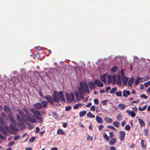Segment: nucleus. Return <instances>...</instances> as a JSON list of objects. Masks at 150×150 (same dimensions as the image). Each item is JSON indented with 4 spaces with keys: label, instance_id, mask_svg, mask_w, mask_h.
Listing matches in <instances>:
<instances>
[{
    "label": "nucleus",
    "instance_id": "obj_13",
    "mask_svg": "<svg viewBox=\"0 0 150 150\" xmlns=\"http://www.w3.org/2000/svg\"><path fill=\"white\" fill-rule=\"evenodd\" d=\"M24 111L25 113L27 115H28L29 116H30L32 114L30 112L27 108H23Z\"/></svg>",
    "mask_w": 150,
    "mask_h": 150
},
{
    "label": "nucleus",
    "instance_id": "obj_40",
    "mask_svg": "<svg viewBox=\"0 0 150 150\" xmlns=\"http://www.w3.org/2000/svg\"><path fill=\"white\" fill-rule=\"evenodd\" d=\"M144 140H142L141 141V144L142 146L143 147L144 149H145L146 147V146L145 144H144Z\"/></svg>",
    "mask_w": 150,
    "mask_h": 150
},
{
    "label": "nucleus",
    "instance_id": "obj_31",
    "mask_svg": "<svg viewBox=\"0 0 150 150\" xmlns=\"http://www.w3.org/2000/svg\"><path fill=\"white\" fill-rule=\"evenodd\" d=\"M117 89L116 87H115L112 88L110 91V93H116V91H117Z\"/></svg>",
    "mask_w": 150,
    "mask_h": 150
},
{
    "label": "nucleus",
    "instance_id": "obj_47",
    "mask_svg": "<svg viewBox=\"0 0 150 150\" xmlns=\"http://www.w3.org/2000/svg\"><path fill=\"white\" fill-rule=\"evenodd\" d=\"M97 86L99 87H102L103 86V84L102 82H100L99 83L97 84Z\"/></svg>",
    "mask_w": 150,
    "mask_h": 150
},
{
    "label": "nucleus",
    "instance_id": "obj_29",
    "mask_svg": "<svg viewBox=\"0 0 150 150\" xmlns=\"http://www.w3.org/2000/svg\"><path fill=\"white\" fill-rule=\"evenodd\" d=\"M108 83H110L112 82V77L111 75H108L107 76Z\"/></svg>",
    "mask_w": 150,
    "mask_h": 150
},
{
    "label": "nucleus",
    "instance_id": "obj_35",
    "mask_svg": "<svg viewBox=\"0 0 150 150\" xmlns=\"http://www.w3.org/2000/svg\"><path fill=\"white\" fill-rule=\"evenodd\" d=\"M103 137L104 138L106 139L107 141H108L109 140V137L106 133H105L103 134Z\"/></svg>",
    "mask_w": 150,
    "mask_h": 150
},
{
    "label": "nucleus",
    "instance_id": "obj_33",
    "mask_svg": "<svg viewBox=\"0 0 150 150\" xmlns=\"http://www.w3.org/2000/svg\"><path fill=\"white\" fill-rule=\"evenodd\" d=\"M115 95L117 96H122V91H119L115 93Z\"/></svg>",
    "mask_w": 150,
    "mask_h": 150
},
{
    "label": "nucleus",
    "instance_id": "obj_7",
    "mask_svg": "<svg viewBox=\"0 0 150 150\" xmlns=\"http://www.w3.org/2000/svg\"><path fill=\"white\" fill-rule=\"evenodd\" d=\"M125 135V132L124 131H121L119 132V138L121 141L124 140Z\"/></svg>",
    "mask_w": 150,
    "mask_h": 150
},
{
    "label": "nucleus",
    "instance_id": "obj_4",
    "mask_svg": "<svg viewBox=\"0 0 150 150\" xmlns=\"http://www.w3.org/2000/svg\"><path fill=\"white\" fill-rule=\"evenodd\" d=\"M47 101H42V103L38 102L33 105L34 108L37 110H40L41 108H45L47 106Z\"/></svg>",
    "mask_w": 150,
    "mask_h": 150
},
{
    "label": "nucleus",
    "instance_id": "obj_43",
    "mask_svg": "<svg viewBox=\"0 0 150 150\" xmlns=\"http://www.w3.org/2000/svg\"><path fill=\"white\" fill-rule=\"evenodd\" d=\"M71 109V107L70 106H68L66 107L65 110L66 111H69Z\"/></svg>",
    "mask_w": 150,
    "mask_h": 150
},
{
    "label": "nucleus",
    "instance_id": "obj_18",
    "mask_svg": "<svg viewBox=\"0 0 150 150\" xmlns=\"http://www.w3.org/2000/svg\"><path fill=\"white\" fill-rule=\"evenodd\" d=\"M35 118L38 120L37 122L39 123H41L43 122V119L42 117H41L38 116H35Z\"/></svg>",
    "mask_w": 150,
    "mask_h": 150
},
{
    "label": "nucleus",
    "instance_id": "obj_10",
    "mask_svg": "<svg viewBox=\"0 0 150 150\" xmlns=\"http://www.w3.org/2000/svg\"><path fill=\"white\" fill-rule=\"evenodd\" d=\"M14 122L16 123V124L13 125L11 123V124L10 125L9 127H10L11 129L12 130L17 132L18 130V129L16 128V127L13 126V125L15 126L16 125V123L15 122V121Z\"/></svg>",
    "mask_w": 150,
    "mask_h": 150
},
{
    "label": "nucleus",
    "instance_id": "obj_57",
    "mask_svg": "<svg viewBox=\"0 0 150 150\" xmlns=\"http://www.w3.org/2000/svg\"><path fill=\"white\" fill-rule=\"evenodd\" d=\"M144 85L146 87H147L150 85L149 82H147L144 83Z\"/></svg>",
    "mask_w": 150,
    "mask_h": 150
},
{
    "label": "nucleus",
    "instance_id": "obj_42",
    "mask_svg": "<svg viewBox=\"0 0 150 150\" xmlns=\"http://www.w3.org/2000/svg\"><path fill=\"white\" fill-rule=\"evenodd\" d=\"M124 69H122L121 70L120 73L122 77H124L125 76L124 73Z\"/></svg>",
    "mask_w": 150,
    "mask_h": 150
},
{
    "label": "nucleus",
    "instance_id": "obj_56",
    "mask_svg": "<svg viewBox=\"0 0 150 150\" xmlns=\"http://www.w3.org/2000/svg\"><path fill=\"white\" fill-rule=\"evenodd\" d=\"M94 102L95 104L96 105H98L99 103V101L98 99H95L94 100Z\"/></svg>",
    "mask_w": 150,
    "mask_h": 150
},
{
    "label": "nucleus",
    "instance_id": "obj_46",
    "mask_svg": "<svg viewBox=\"0 0 150 150\" xmlns=\"http://www.w3.org/2000/svg\"><path fill=\"white\" fill-rule=\"evenodd\" d=\"M0 123L2 125H4V124L3 119L1 117H0Z\"/></svg>",
    "mask_w": 150,
    "mask_h": 150
},
{
    "label": "nucleus",
    "instance_id": "obj_34",
    "mask_svg": "<svg viewBox=\"0 0 150 150\" xmlns=\"http://www.w3.org/2000/svg\"><path fill=\"white\" fill-rule=\"evenodd\" d=\"M0 132L4 134L7 135V131L4 128Z\"/></svg>",
    "mask_w": 150,
    "mask_h": 150
},
{
    "label": "nucleus",
    "instance_id": "obj_17",
    "mask_svg": "<svg viewBox=\"0 0 150 150\" xmlns=\"http://www.w3.org/2000/svg\"><path fill=\"white\" fill-rule=\"evenodd\" d=\"M96 120L97 122L99 123H102L103 121L101 117H99L98 116H96Z\"/></svg>",
    "mask_w": 150,
    "mask_h": 150
},
{
    "label": "nucleus",
    "instance_id": "obj_14",
    "mask_svg": "<svg viewBox=\"0 0 150 150\" xmlns=\"http://www.w3.org/2000/svg\"><path fill=\"white\" fill-rule=\"evenodd\" d=\"M117 84L119 85H121V77L120 75H117Z\"/></svg>",
    "mask_w": 150,
    "mask_h": 150
},
{
    "label": "nucleus",
    "instance_id": "obj_38",
    "mask_svg": "<svg viewBox=\"0 0 150 150\" xmlns=\"http://www.w3.org/2000/svg\"><path fill=\"white\" fill-rule=\"evenodd\" d=\"M87 115L92 118H93L95 117V115L92 114L90 112H89L87 113Z\"/></svg>",
    "mask_w": 150,
    "mask_h": 150
},
{
    "label": "nucleus",
    "instance_id": "obj_60",
    "mask_svg": "<svg viewBox=\"0 0 150 150\" xmlns=\"http://www.w3.org/2000/svg\"><path fill=\"white\" fill-rule=\"evenodd\" d=\"M148 130L147 129H145L144 131V134L145 136H147L148 135Z\"/></svg>",
    "mask_w": 150,
    "mask_h": 150
},
{
    "label": "nucleus",
    "instance_id": "obj_28",
    "mask_svg": "<svg viewBox=\"0 0 150 150\" xmlns=\"http://www.w3.org/2000/svg\"><path fill=\"white\" fill-rule=\"evenodd\" d=\"M57 133L59 134L64 135L65 133L62 129H59L57 130Z\"/></svg>",
    "mask_w": 150,
    "mask_h": 150
},
{
    "label": "nucleus",
    "instance_id": "obj_55",
    "mask_svg": "<svg viewBox=\"0 0 150 150\" xmlns=\"http://www.w3.org/2000/svg\"><path fill=\"white\" fill-rule=\"evenodd\" d=\"M141 97L144 98V99H146L148 97L146 96L144 94H142L140 96Z\"/></svg>",
    "mask_w": 150,
    "mask_h": 150
},
{
    "label": "nucleus",
    "instance_id": "obj_50",
    "mask_svg": "<svg viewBox=\"0 0 150 150\" xmlns=\"http://www.w3.org/2000/svg\"><path fill=\"white\" fill-rule=\"evenodd\" d=\"M35 140V138L34 137H32L29 140V141L30 142H32L34 141Z\"/></svg>",
    "mask_w": 150,
    "mask_h": 150
},
{
    "label": "nucleus",
    "instance_id": "obj_12",
    "mask_svg": "<svg viewBox=\"0 0 150 150\" xmlns=\"http://www.w3.org/2000/svg\"><path fill=\"white\" fill-rule=\"evenodd\" d=\"M16 116L17 117V119L19 122L20 124L21 125H22L23 124V121L22 119L21 118L20 116L18 114H16Z\"/></svg>",
    "mask_w": 150,
    "mask_h": 150
},
{
    "label": "nucleus",
    "instance_id": "obj_5",
    "mask_svg": "<svg viewBox=\"0 0 150 150\" xmlns=\"http://www.w3.org/2000/svg\"><path fill=\"white\" fill-rule=\"evenodd\" d=\"M65 96L67 101L69 103L71 102L74 100V94L72 93H66Z\"/></svg>",
    "mask_w": 150,
    "mask_h": 150
},
{
    "label": "nucleus",
    "instance_id": "obj_58",
    "mask_svg": "<svg viewBox=\"0 0 150 150\" xmlns=\"http://www.w3.org/2000/svg\"><path fill=\"white\" fill-rule=\"evenodd\" d=\"M53 116L55 119H57V114L56 113H55V112H54L53 113Z\"/></svg>",
    "mask_w": 150,
    "mask_h": 150
},
{
    "label": "nucleus",
    "instance_id": "obj_63",
    "mask_svg": "<svg viewBox=\"0 0 150 150\" xmlns=\"http://www.w3.org/2000/svg\"><path fill=\"white\" fill-rule=\"evenodd\" d=\"M0 138L2 139L3 140L5 139V138L2 135V134L0 133Z\"/></svg>",
    "mask_w": 150,
    "mask_h": 150
},
{
    "label": "nucleus",
    "instance_id": "obj_9",
    "mask_svg": "<svg viewBox=\"0 0 150 150\" xmlns=\"http://www.w3.org/2000/svg\"><path fill=\"white\" fill-rule=\"evenodd\" d=\"M126 112L132 117H134L136 116V113L132 111H130L127 110L126 111Z\"/></svg>",
    "mask_w": 150,
    "mask_h": 150
},
{
    "label": "nucleus",
    "instance_id": "obj_54",
    "mask_svg": "<svg viewBox=\"0 0 150 150\" xmlns=\"http://www.w3.org/2000/svg\"><path fill=\"white\" fill-rule=\"evenodd\" d=\"M108 101V100H104L102 101V103L103 104V105H105L107 104V102Z\"/></svg>",
    "mask_w": 150,
    "mask_h": 150
},
{
    "label": "nucleus",
    "instance_id": "obj_19",
    "mask_svg": "<svg viewBox=\"0 0 150 150\" xmlns=\"http://www.w3.org/2000/svg\"><path fill=\"white\" fill-rule=\"evenodd\" d=\"M19 77H20V80H23V78H21V77H22V74H19V76H18V77L17 78L16 77H12V80L14 81V80H15V81L16 82L17 81H16V79H18V81L19 79Z\"/></svg>",
    "mask_w": 150,
    "mask_h": 150
},
{
    "label": "nucleus",
    "instance_id": "obj_11",
    "mask_svg": "<svg viewBox=\"0 0 150 150\" xmlns=\"http://www.w3.org/2000/svg\"><path fill=\"white\" fill-rule=\"evenodd\" d=\"M122 83L124 86L126 85L129 78L126 76L122 77Z\"/></svg>",
    "mask_w": 150,
    "mask_h": 150
},
{
    "label": "nucleus",
    "instance_id": "obj_26",
    "mask_svg": "<svg viewBox=\"0 0 150 150\" xmlns=\"http://www.w3.org/2000/svg\"><path fill=\"white\" fill-rule=\"evenodd\" d=\"M134 81V80L133 78L130 79L128 82V84L129 86H131L133 83Z\"/></svg>",
    "mask_w": 150,
    "mask_h": 150
},
{
    "label": "nucleus",
    "instance_id": "obj_23",
    "mask_svg": "<svg viewBox=\"0 0 150 150\" xmlns=\"http://www.w3.org/2000/svg\"><path fill=\"white\" fill-rule=\"evenodd\" d=\"M118 107L119 109L123 110L125 108V105L124 104H120L118 105Z\"/></svg>",
    "mask_w": 150,
    "mask_h": 150
},
{
    "label": "nucleus",
    "instance_id": "obj_61",
    "mask_svg": "<svg viewBox=\"0 0 150 150\" xmlns=\"http://www.w3.org/2000/svg\"><path fill=\"white\" fill-rule=\"evenodd\" d=\"M103 127V125H100L98 129L100 131Z\"/></svg>",
    "mask_w": 150,
    "mask_h": 150
},
{
    "label": "nucleus",
    "instance_id": "obj_39",
    "mask_svg": "<svg viewBox=\"0 0 150 150\" xmlns=\"http://www.w3.org/2000/svg\"><path fill=\"white\" fill-rule=\"evenodd\" d=\"M146 108V105H144L143 107L141 108V107H139L138 108V109L140 111H142L144 110Z\"/></svg>",
    "mask_w": 150,
    "mask_h": 150
},
{
    "label": "nucleus",
    "instance_id": "obj_32",
    "mask_svg": "<svg viewBox=\"0 0 150 150\" xmlns=\"http://www.w3.org/2000/svg\"><path fill=\"white\" fill-rule=\"evenodd\" d=\"M85 87L84 88V90L85 91H86L88 93L89 92V90L88 89V86L87 83H85Z\"/></svg>",
    "mask_w": 150,
    "mask_h": 150
},
{
    "label": "nucleus",
    "instance_id": "obj_21",
    "mask_svg": "<svg viewBox=\"0 0 150 150\" xmlns=\"http://www.w3.org/2000/svg\"><path fill=\"white\" fill-rule=\"evenodd\" d=\"M106 122L108 123H111L112 122V119L108 117H106L104 118Z\"/></svg>",
    "mask_w": 150,
    "mask_h": 150
},
{
    "label": "nucleus",
    "instance_id": "obj_48",
    "mask_svg": "<svg viewBox=\"0 0 150 150\" xmlns=\"http://www.w3.org/2000/svg\"><path fill=\"white\" fill-rule=\"evenodd\" d=\"M95 110V105H92L90 108V110L94 111Z\"/></svg>",
    "mask_w": 150,
    "mask_h": 150
},
{
    "label": "nucleus",
    "instance_id": "obj_6",
    "mask_svg": "<svg viewBox=\"0 0 150 150\" xmlns=\"http://www.w3.org/2000/svg\"><path fill=\"white\" fill-rule=\"evenodd\" d=\"M45 98L50 105L54 104V101L50 95L45 96Z\"/></svg>",
    "mask_w": 150,
    "mask_h": 150
},
{
    "label": "nucleus",
    "instance_id": "obj_16",
    "mask_svg": "<svg viewBox=\"0 0 150 150\" xmlns=\"http://www.w3.org/2000/svg\"><path fill=\"white\" fill-rule=\"evenodd\" d=\"M106 76V74H104L100 76L101 80L103 82H105L106 81L105 78Z\"/></svg>",
    "mask_w": 150,
    "mask_h": 150
},
{
    "label": "nucleus",
    "instance_id": "obj_45",
    "mask_svg": "<svg viewBox=\"0 0 150 150\" xmlns=\"http://www.w3.org/2000/svg\"><path fill=\"white\" fill-rule=\"evenodd\" d=\"M130 128V127L129 125H126L125 128V129L127 130H129Z\"/></svg>",
    "mask_w": 150,
    "mask_h": 150
},
{
    "label": "nucleus",
    "instance_id": "obj_22",
    "mask_svg": "<svg viewBox=\"0 0 150 150\" xmlns=\"http://www.w3.org/2000/svg\"><path fill=\"white\" fill-rule=\"evenodd\" d=\"M138 120L139 121V124L141 127H143L145 126V122L139 118L138 119Z\"/></svg>",
    "mask_w": 150,
    "mask_h": 150
},
{
    "label": "nucleus",
    "instance_id": "obj_2",
    "mask_svg": "<svg viewBox=\"0 0 150 150\" xmlns=\"http://www.w3.org/2000/svg\"><path fill=\"white\" fill-rule=\"evenodd\" d=\"M17 111L25 121H28L32 123H34L36 122V120L35 118L26 115L21 110L18 109Z\"/></svg>",
    "mask_w": 150,
    "mask_h": 150
},
{
    "label": "nucleus",
    "instance_id": "obj_59",
    "mask_svg": "<svg viewBox=\"0 0 150 150\" xmlns=\"http://www.w3.org/2000/svg\"><path fill=\"white\" fill-rule=\"evenodd\" d=\"M14 144L13 141H11L8 144V145L9 146H12Z\"/></svg>",
    "mask_w": 150,
    "mask_h": 150
},
{
    "label": "nucleus",
    "instance_id": "obj_8",
    "mask_svg": "<svg viewBox=\"0 0 150 150\" xmlns=\"http://www.w3.org/2000/svg\"><path fill=\"white\" fill-rule=\"evenodd\" d=\"M30 110L35 115L38 116L41 115V114L39 111L35 110L33 108L30 109Z\"/></svg>",
    "mask_w": 150,
    "mask_h": 150
},
{
    "label": "nucleus",
    "instance_id": "obj_49",
    "mask_svg": "<svg viewBox=\"0 0 150 150\" xmlns=\"http://www.w3.org/2000/svg\"><path fill=\"white\" fill-rule=\"evenodd\" d=\"M107 127L112 129L115 131L116 130L115 128L112 126H107Z\"/></svg>",
    "mask_w": 150,
    "mask_h": 150
},
{
    "label": "nucleus",
    "instance_id": "obj_53",
    "mask_svg": "<svg viewBox=\"0 0 150 150\" xmlns=\"http://www.w3.org/2000/svg\"><path fill=\"white\" fill-rule=\"evenodd\" d=\"M80 104V103L76 104L73 106V108L74 109H76L79 107V105Z\"/></svg>",
    "mask_w": 150,
    "mask_h": 150
},
{
    "label": "nucleus",
    "instance_id": "obj_15",
    "mask_svg": "<svg viewBox=\"0 0 150 150\" xmlns=\"http://www.w3.org/2000/svg\"><path fill=\"white\" fill-rule=\"evenodd\" d=\"M123 96L125 97H127V95H129L130 94V92L128 90H124L123 92Z\"/></svg>",
    "mask_w": 150,
    "mask_h": 150
},
{
    "label": "nucleus",
    "instance_id": "obj_20",
    "mask_svg": "<svg viewBox=\"0 0 150 150\" xmlns=\"http://www.w3.org/2000/svg\"><path fill=\"white\" fill-rule=\"evenodd\" d=\"M116 141V139L114 137L113 138L110 139L109 142V144L110 145H113L115 143Z\"/></svg>",
    "mask_w": 150,
    "mask_h": 150
},
{
    "label": "nucleus",
    "instance_id": "obj_51",
    "mask_svg": "<svg viewBox=\"0 0 150 150\" xmlns=\"http://www.w3.org/2000/svg\"><path fill=\"white\" fill-rule=\"evenodd\" d=\"M100 82V81L97 79H95L94 81V83L95 84H97Z\"/></svg>",
    "mask_w": 150,
    "mask_h": 150
},
{
    "label": "nucleus",
    "instance_id": "obj_30",
    "mask_svg": "<svg viewBox=\"0 0 150 150\" xmlns=\"http://www.w3.org/2000/svg\"><path fill=\"white\" fill-rule=\"evenodd\" d=\"M113 83L115 84L116 82V74H114L112 76Z\"/></svg>",
    "mask_w": 150,
    "mask_h": 150
},
{
    "label": "nucleus",
    "instance_id": "obj_1",
    "mask_svg": "<svg viewBox=\"0 0 150 150\" xmlns=\"http://www.w3.org/2000/svg\"><path fill=\"white\" fill-rule=\"evenodd\" d=\"M53 92L52 97L54 102L58 103L61 100L63 101H65L63 92L62 91H60L58 92L54 91Z\"/></svg>",
    "mask_w": 150,
    "mask_h": 150
},
{
    "label": "nucleus",
    "instance_id": "obj_25",
    "mask_svg": "<svg viewBox=\"0 0 150 150\" xmlns=\"http://www.w3.org/2000/svg\"><path fill=\"white\" fill-rule=\"evenodd\" d=\"M117 67L116 66H115L111 68V71L112 72L115 73L117 72Z\"/></svg>",
    "mask_w": 150,
    "mask_h": 150
},
{
    "label": "nucleus",
    "instance_id": "obj_27",
    "mask_svg": "<svg viewBox=\"0 0 150 150\" xmlns=\"http://www.w3.org/2000/svg\"><path fill=\"white\" fill-rule=\"evenodd\" d=\"M86 111L85 110H83L80 112L79 113V117H81L83 116L86 113Z\"/></svg>",
    "mask_w": 150,
    "mask_h": 150
},
{
    "label": "nucleus",
    "instance_id": "obj_64",
    "mask_svg": "<svg viewBox=\"0 0 150 150\" xmlns=\"http://www.w3.org/2000/svg\"><path fill=\"white\" fill-rule=\"evenodd\" d=\"M109 134L110 135L109 137L110 138H111L113 136V134L112 132H109Z\"/></svg>",
    "mask_w": 150,
    "mask_h": 150
},
{
    "label": "nucleus",
    "instance_id": "obj_36",
    "mask_svg": "<svg viewBox=\"0 0 150 150\" xmlns=\"http://www.w3.org/2000/svg\"><path fill=\"white\" fill-rule=\"evenodd\" d=\"M119 122L117 121H114L113 123V125L116 127H119Z\"/></svg>",
    "mask_w": 150,
    "mask_h": 150
},
{
    "label": "nucleus",
    "instance_id": "obj_62",
    "mask_svg": "<svg viewBox=\"0 0 150 150\" xmlns=\"http://www.w3.org/2000/svg\"><path fill=\"white\" fill-rule=\"evenodd\" d=\"M110 88H111V87L110 86H108V87H106V88H105V89H106L105 92L106 93H107L108 92V91L110 90Z\"/></svg>",
    "mask_w": 150,
    "mask_h": 150
},
{
    "label": "nucleus",
    "instance_id": "obj_41",
    "mask_svg": "<svg viewBox=\"0 0 150 150\" xmlns=\"http://www.w3.org/2000/svg\"><path fill=\"white\" fill-rule=\"evenodd\" d=\"M122 117V115L121 113L118 114L116 117V119L117 120H120V119Z\"/></svg>",
    "mask_w": 150,
    "mask_h": 150
},
{
    "label": "nucleus",
    "instance_id": "obj_24",
    "mask_svg": "<svg viewBox=\"0 0 150 150\" xmlns=\"http://www.w3.org/2000/svg\"><path fill=\"white\" fill-rule=\"evenodd\" d=\"M88 84L89 87V88L90 89H93L95 88V87H94V84L92 82V81H90L88 83Z\"/></svg>",
    "mask_w": 150,
    "mask_h": 150
},
{
    "label": "nucleus",
    "instance_id": "obj_44",
    "mask_svg": "<svg viewBox=\"0 0 150 150\" xmlns=\"http://www.w3.org/2000/svg\"><path fill=\"white\" fill-rule=\"evenodd\" d=\"M87 140L89 141H92L93 140V137L90 136H88L87 137Z\"/></svg>",
    "mask_w": 150,
    "mask_h": 150
},
{
    "label": "nucleus",
    "instance_id": "obj_52",
    "mask_svg": "<svg viewBox=\"0 0 150 150\" xmlns=\"http://www.w3.org/2000/svg\"><path fill=\"white\" fill-rule=\"evenodd\" d=\"M20 137V136L19 135H17L15 136L14 137V140L15 141H17L18 140L19 138Z\"/></svg>",
    "mask_w": 150,
    "mask_h": 150
},
{
    "label": "nucleus",
    "instance_id": "obj_3",
    "mask_svg": "<svg viewBox=\"0 0 150 150\" xmlns=\"http://www.w3.org/2000/svg\"><path fill=\"white\" fill-rule=\"evenodd\" d=\"M4 111L6 112L8 115V118L11 123L14 125L16 124L14 122V118L12 114V110L10 108L6 105H5L4 107Z\"/></svg>",
    "mask_w": 150,
    "mask_h": 150
},
{
    "label": "nucleus",
    "instance_id": "obj_37",
    "mask_svg": "<svg viewBox=\"0 0 150 150\" xmlns=\"http://www.w3.org/2000/svg\"><path fill=\"white\" fill-rule=\"evenodd\" d=\"M141 79V78L139 77H138L135 81L134 85H136L138 84L139 83V80Z\"/></svg>",
    "mask_w": 150,
    "mask_h": 150
}]
</instances>
